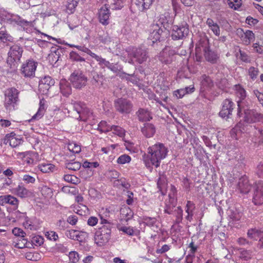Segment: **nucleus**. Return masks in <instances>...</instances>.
I'll return each instance as SVG.
<instances>
[{"label": "nucleus", "instance_id": "nucleus-38", "mask_svg": "<svg viewBox=\"0 0 263 263\" xmlns=\"http://www.w3.org/2000/svg\"><path fill=\"white\" fill-rule=\"evenodd\" d=\"M81 166V164L78 161H73L72 160L65 162V167L69 170L76 171L79 170Z\"/></svg>", "mask_w": 263, "mask_h": 263}, {"label": "nucleus", "instance_id": "nucleus-20", "mask_svg": "<svg viewBox=\"0 0 263 263\" xmlns=\"http://www.w3.org/2000/svg\"><path fill=\"white\" fill-rule=\"evenodd\" d=\"M172 24V19L168 13L160 15L159 19L155 24H158L163 29H167Z\"/></svg>", "mask_w": 263, "mask_h": 263}, {"label": "nucleus", "instance_id": "nucleus-17", "mask_svg": "<svg viewBox=\"0 0 263 263\" xmlns=\"http://www.w3.org/2000/svg\"><path fill=\"white\" fill-rule=\"evenodd\" d=\"M237 185L238 190L242 194H248L251 189V184L249 182L248 177L245 175L239 179Z\"/></svg>", "mask_w": 263, "mask_h": 263}, {"label": "nucleus", "instance_id": "nucleus-36", "mask_svg": "<svg viewBox=\"0 0 263 263\" xmlns=\"http://www.w3.org/2000/svg\"><path fill=\"white\" fill-rule=\"evenodd\" d=\"M174 199L170 198L168 202H166L164 208V213L172 215L173 214V211L175 210L176 204L173 203Z\"/></svg>", "mask_w": 263, "mask_h": 263}, {"label": "nucleus", "instance_id": "nucleus-57", "mask_svg": "<svg viewBox=\"0 0 263 263\" xmlns=\"http://www.w3.org/2000/svg\"><path fill=\"white\" fill-rule=\"evenodd\" d=\"M78 231L74 230H71L66 232V236L71 239L76 240L77 236V233Z\"/></svg>", "mask_w": 263, "mask_h": 263}, {"label": "nucleus", "instance_id": "nucleus-37", "mask_svg": "<svg viewBox=\"0 0 263 263\" xmlns=\"http://www.w3.org/2000/svg\"><path fill=\"white\" fill-rule=\"evenodd\" d=\"M80 0H67L66 4V11L68 13H72L77 6Z\"/></svg>", "mask_w": 263, "mask_h": 263}, {"label": "nucleus", "instance_id": "nucleus-19", "mask_svg": "<svg viewBox=\"0 0 263 263\" xmlns=\"http://www.w3.org/2000/svg\"><path fill=\"white\" fill-rule=\"evenodd\" d=\"M245 121L247 123H254L260 121L261 114L253 109H248L245 112Z\"/></svg>", "mask_w": 263, "mask_h": 263}, {"label": "nucleus", "instance_id": "nucleus-42", "mask_svg": "<svg viewBox=\"0 0 263 263\" xmlns=\"http://www.w3.org/2000/svg\"><path fill=\"white\" fill-rule=\"evenodd\" d=\"M91 75L92 77L90 80V83L92 85L95 86H98L99 82H101V79L102 78L103 76L102 75L99 74L95 71H91Z\"/></svg>", "mask_w": 263, "mask_h": 263}, {"label": "nucleus", "instance_id": "nucleus-21", "mask_svg": "<svg viewBox=\"0 0 263 263\" xmlns=\"http://www.w3.org/2000/svg\"><path fill=\"white\" fill-rule=\"evenodd\" d=\"M238 33L241 35V40L244 44L249 45L255 39V35L253 32L251 30H247L244 32L243 29H240L237 30Z\"/></svg>", "mask_w": 263, "mask_h": 263}, {"label": "nucleus", "instance_id": "nucleus-63", "mask_svg": "<svg viewBox=\"0 0 263 263\" xmlns=\"http://www.w3.org/2000/svg\"><path fill=\"white\" fill-rule=\"evenodd\" d=\"M98 222V219L95 216L90 217L87 220V224L89 226L93 227L96 226Z\"/></svg>", "mask_w": 263, "mask_h": 263}, {"label": "nucleus", "instance_id": "nucleus-60", "mask_svg": "<svg viewBox=\"0 0 263 263\" xmlns=\"http://www.w3.org/2000/svg\"><path fill=\"white\" fill-rule=\"evenodd\" d=\"M256 173L259 178H263V161L257 165Z\"/></svg>", "mask_w": 263, "mask_h": 263}, {"label": "nucleus", "instance_id": "nucleus-9", "mask_svg": "<svg viewBox=\"0 0 263 263\" xmlns=\"http://www.w3.org/2000/svg\"><path fill=\"white\" fill-rule=\"evenodd\" d=\"M235 107L236 104L232 99H224L221 104V108L219 112V116L227 119L231 118Z\"/></svg>", "mask_w": 263, "mask_h": 263}, {"label": "nucleus", "instance_id": "nucleus-35", "mask_svg": "<svg viewBox=\"0 0 263 263\" xmlns=\"http://www.w3.org/2000/svg\"><path fill=\"white\" fill-rule=\"evenodd\" d=\"M261 235V230L256 228H251L248 230L247 236L249 238L256 240Z\"/></svg>", "mask_w": 263, "mask_h": 263}, {"label": "nucleus", "instance_id": "nucleus-13", "mask_svg": "<svg viewBox=\"0 0 263 263\" xmlns=\"http://www.w3.org/2000/svg\"><path fill=\"white\" fill-rule=\"evenodd\" d=\"M253 202L255 205L263 204V181H259L256 183L254 186V192L253 197Z\"/></svg>", "mask_w": 263, "mask_h": 263}, {"label": "nucleus", "instance_id": "nucleus-64", "mask_svg": "<svg viewBox=\"0 0 263 263\" xmlns=\"http://www.w3.org/2000/svg\"><path fill=\"white\" fill-rule=\"evenodd\" d=\"M46 235L49 239L51 240H52L55 241L58 238V234L56 233V232H53V231L47 232V234H46Z\"/></svg>", "mask_w": 263, "mask_h": 263}, {"label": "nucleus", "instance_id": "nucleus-18", "mask_svg": "<svg viewBox=\"0 0 263 263\" xmlns=\"http://www.w3.org/2000/svg\"><path fill=\"white\" fill-rule=\"evenodd\" d=\"M175 52L174 50H169L166 49H163L159 54V61L165 64H171L174 60V55Z\"/></svg>", "mask_w": 263, "mask_h": 263}, {"label": "nucleus", "instance_id": "nucleus-39", "mask_svg": "<svg viewBox=\"0 0 263 263\" xmlns=\"http://www.w3.org/2000/svg\"><path fill=\"white\" fill-rule=\"evenodd\" d=\"M172 215L176 217L175 223L179 224L182 222L183 219V210L181 206H177L175 210L173 211Z\"/></svg>", "mask_w": 263, "mask_h": 263}, {"label": "nucleus", "instance_id": "nucleus-54", "mask_svg": "<svg viewBox=\"0 0 263 263\" xmlns=\"http://www.w3.org/2000/svg\"><path fill=\"white\" fill-rule=\"evenodd\" d=\"M22 140L21 139L17 138H10L9 140V144L12 147H15L21 144Z\"/></svg>", "mask_w": 263, "mask_h": 263}, {"label": "nucleus", "instance_id": "nucleus-40", "mask_svg": "<svg viewBox=\"0 0 263 263\" xmlns=\"http://www.w3.org/2000/svg\"><path fill=\"white\" fill-rule=\"evenodd\" d=\"M159 177L157 181V186L159 190L162 192V190L164 189L166 185V176L164 174H159Z\"/></svg>", "mask_w": 263, "mask_h": 263}, {"label": "nucleus", "instance_id": "nucleus-10", "mask_svg": "<svg viewBox=\"0 0 263 263\" xmlns=\"http://www.w3.org/2000/svg\"><path fill=\"white\" fill-rule=\"evenodd\" d=\"M37 63L32 59L28 60L22 65L21 73L26 78L34 77Z\"/></svg>", "mask_w": 263, "mask_h": 263}, {"label": "nucleus", "instance_id": "nucleus-56", "mask_svg": "<svg viewBox=\"0 0 263 263\" xmlns=\"http://www.w3.org/2000/svg\"><path fill=\"white\" fill-rule=\"evenodd\" d=\"M111 130L115 131V133L120 136H122L124 133V130L120 126L112 125Z\"/></svg>", "mask_w": 263, "mask_h": 263}, {"label": "nucleus", "instance_id": "nucleus-43", "mask_svg": "<svg viewBox=\"0 0 263 263\" xmlns=\"http://www.w3.org/2000/svg\"><path fill=\"white\" fill-rule=\"evenodd\" d=\"M55 166L50 163H42L40 165L39 169L40 171L44 173H49L50 172H53Z\"/></svg>", "mask_w": 263, "mask_h": 263}, {"label": "nucleus", "instance_id": "nucleus-48", "mask_svg": "<svg viewBox=\"0 0 263 263\" xmlns=\"http://www.w3.org/2000/svg\"><path fill=\"white\" fill-rule=\"evenodd\" d=\"M107 68H108L114 73H118L120 72L122 69V67L118 63L114 64L110 62Z\"/></svg>", "mask_w": 263, "mask_h": 263}, {"label": "nucleus", "instance_id": "nucleus-44", "mask_svg": "<svg viewBox=\"0 0 263 263\" xmlns=\"http://www.w3.org/2000/svg\"><path fill=\"white\" fill-rule=\"evenodd\" d=\"M229 7L234 10H238L242 5L241 0H228Z\"/></svg>", "mask_w": 263, "mask_h": 263}, {"label": "nucleus", "instance_id": "nucleus-45", "mask_svg": "<svg viewBox=\"0 0 263 263\" xmlns=\"http://www.w3.org/2000/svg\"><path fill=\"white\" fill-rule=\"evenodd\" d=\"M65 181L74 184H78L80 182V180L75 176L71 175H65L64 176Z\"/></svg>", "mask_w": 263, "mask_h": 263}, {"label": "nucleus", "instance_id": "nucleus-32", "mask_svg": "<svg viewBox=\"0 0 263 263\" xmlns=\"http://www.w3.org/2000/svg\"><path fill=\"white\" fill-rule=\"evenodd\" d=\"M200 81L201 87L204 90L210 88L213 86V82L211 78L205 74L201 76Z\"/></svg>", "mask_w": 263, "mask_h": 263}, {"label": "nucleus", "instance_id": "nucleus-23", "mask_svg": "<svg viewBox=\"0 0 263 263\" xmlns=\"http://www.w3.org/2000/svg\"><path fill=\"white\" fill-rule=\"evenodd\" d=\"M136 114L140 122L149 121L153 118L151 112L147 109L144 108H139Z\"/></svg>", "mask_w": 263, "mask_h": 263}, {"label": "nucleus", "instance_id": "nucleus-26", "mask_svg": "<svg viewBox=\"0 0 263 263\" xmlns=\"http://www.w3.org/2000/svg\"><path fill=\"white\" fill-rule=\"evenodd\" d=\"M5 203H9L14 205L15 208H17L18 200L16 197L11 195L1 196L0 204L3 205Z\"/></svg>", "mask_w": 263, "mask_h": 263}, {"label": "nucleus", "instance_id": "nucleus-50", "mask_svg": "<svg viewBox=\"0 0 263 263\" xmlns=\"http://www.w3.org/2000/svg\"><path fill=\"white\" fill-rule=\"evenodd\" d=\"M248 73L250 77L253 80H255L259 73V71L257 68L251 67L248 70Z\"/></svg>", "mask_w": 263, "mask_h": 263}, {"label": "nucleus", "instance_id": "nucleus-29", "mask_svg": "<svg viewBox=\"0 0 263 263\" xmlns=\"http://www.w3.org/2000/svg\"><path fill=\"white\" fill-rule=\"evenodd\" d=\"M200 48H202L203 52L210 48L209 39L206 35L201 36L199 41L198 45H196V52H199L201 50Z\"/></svg>", "mask_w": 263, "mask_h": 263}, {"label": "nucleus", "instance_id": "nucleus-51", "mask_svg": "<svg viewBox=\"0 0 263 263\" xmlns=\"http://www.w3.org/2000/svg\"><path fill=\"white\" fill-rule=\"evenodd\" d=\"M88 237V234L87 233L83 231H78L76 240L82 242L84 241Z\"/></svg>", "mask_w": 263, "mask_h": 263}, {"label": "nucleus", "instance_id": "nucleus-15", "mask_svg": "<svg viewBox=\"0 0 263 263\" xmlns=\"http://www.w3.org/2000/svg\"><path fill=\"white\" fill-rule=\"evenodd\" d=\"M130 55L139 64L146 61L148 58L147 51L142 48H133L130 52Z\"/></svg>", "mask_w": 263, "mask_h": 263}, {"label": "nucleus", "instance_id": "nucleus-24", "mask_svg": "<svg viewBox=\"0 0 263 263\" xmlns=\"http://www.w3.org/2000/svg\"><path fill=\"white\" fill-rule=\"evenodd\" d=\"M61 92L65 97H68L72 92L70 84L65 79H62L60 82Z\"/></svg>", "mask_w": 263, "mask_h": 263}, {"label": "nucleus", "instance_id": "nucleus-22", "mask_svg": "<svg viewBox=\"0 0 263 263\" xmlns=\"http://www.w3.org/2000/svg\"><path fill=\"white\" fill-rule=\"evenodd\" d=\"M155 0H134L133 5L137 6L140 11L144 12L148 9Z\"/></svg>", "mask_w": 263, "mask_h": 263}, {"label": "nucleus", "instance_id": "nucleus-34", "mask_svg": "<svg viewBox=\"0 0 263 263\" xmlns=\"http://www.w3.org/2000/svg\"><path fill=\"white\" fill-rule=\"evenodd\" d=\"M69 58L72 61L83 62L84 66L89 64V62H86L84 58L81 57L77 52L73 51L70 52Z\"/></svg>", "mask_w": 263, "mask_h": 263}, {"label": "nucleus", "instance_id": "nucleus-14", "mask_svg": "<svg viewBox=\"0 0 263 263\" xmlns=\"http://www.w3.org/2000/svg\"><path fill=\"white\" fill-rule=\"evenodd\" d=\"M72 105L73 109L79 114V118L80 120H85L87 117L89 116V110L84 103L81 102H74Z\"/></svg>", "mask_w": 263, "mask_h": 263}, {"label": "nucleus", "instance_id": "nucleus-41", "mask_svg": "<svg viewBox=\"0 0 263 263\" xmlns=\"http://www.w3.org/2000/svg\"><path fill=\"white\" fill-rule=\"evenodd\" d=\"M112 125H109L106 121H102L98 125V129L101 133H106L111 130Z\"/></svg>", "mask_w": 263, "mask_h": 263}, {"label": "nucleus", "instance_id": "nucleus-27", "mask_svg": "<svg viewBox=\"0 0 263 263\" xmlns=\"http://www.w3.org/2000/svg\"><path fill=\"white\" fill-rule=\"evenodd\" d=\"M141 132L146 138L152 137L156 132L155 126L152 123H145L141 128Z\"/></svg>", "mask_w": 263, "mask_h": 263}, {"label": "nucleus", "instance_id": "nucleus-62", "mask_svg": "<svg viewBox=\"0 0 263 263\" xmlns=\"http://www.w3.org/2000/svg\"><path fill=\"white\" fill-rule=\"evenodd\" d=\"M23 180L27 183H33L35 181V179L33 176L26 174L23 176Z\"/></svg>", "mask_w": 263, "mask_h": 263}, {"label": "nucleus", "instance_id": "nucleus-52", "mask_svg": "<svg viewBox=\"0 0 263 263\" xmlns=\"http://www.w3.org/2000/svg\"><path fill=\"white\" fill-rule=\"evenodd\" d=\"M14 20L18 25H20L22 27H27L30 25L29 22L22 18L20 16H18L16 18H14Z\"/></svg>", "mask_w": 263, "mask_h": 263}, {"label": "nucleus", "instance_id": "nucleus-11", "mask_svg": "<svg viewBox=\"0 0 263 263\" xmlns=\"http://www.w3.org/2000/svg\"><path fill=\"white\" fill-rule=\"evenodd\" d=\"M149 32V39L152 41L153 44L157 41L160 42L164 40V37L162 36L163 29L158 24L151 25Z\"/></svg>", "mask_w": 263, "mask_h": 263}, {"label": "nucleus", "instance_id": "nucleus-46", "mask_svg": "<svg viewBox=\"0 0 263 263\" xmlns=\"http://www.w3.org/2000/svg\"><path fill=\"white\" fill-rule=\"evenodd\" d=\"M143 223L150 227H153L157 222V219L155 217L144 216L143 217Z\"/></svg>", "mask_w": 263, "mask_h": 263}, {"label": "nucleus", "instance_id": "nucleus-55", "mask_svg": "<svg viewBox=\"0 0 263 263\" xmlns=\"http://www.w3.org/2000/svg\"><path fill=\"white\" fill-rule=\"evenodd\" d=\"M185 94H186V90L184 88L177 89L173 92V95L177 99L182 98Z\"/></svg>", "mask_w": 263, "mask_h": 263}, {"label": "nucleus", "instance_id": "nucleus-31", "mask_svg": "<svg viewBox=\"0 0 263 263\" xmlns=\"http://www.w3.org/2000/svg\"><path fill=\"white\" fill-rule=\"evenodd\" d=\"M14 191L15 194L22 198H27L31 195V192L20 185L14 189Z\"/></svg>", "mask_w": 263, "mask_h": 263}, {"label": "nucleus", "instance_id": "nucleus-5", "mask_svg": "<svg viewBox=\"0 0 263 263\" xmlns=\"http://www.w3.org/2000/svg\"><path fill=\"white\" fill-rule=\"evenodd\" d=\"M23 52V47L18 45L15 44L11 46L8 53L7 63L10 68L15 67V63L19 62Z\"/></svg>", "mask_w": 263, "mask_h": 263}, {"label": "nucleus", "instance_id": "nucleus-3", "mask_svg": "<svg viewBox=\"0 0 263 263\" xmlns=\"http://www.w3.org/2000/svg\"><path fill=\"white\" fill-rule=\"evenodd\" d=\"M227 215L228 226L231 227H234L242 215L240 205L237 203L230 206L227 211Z\"/></svg>", "mask_w": 263, "mask_h": 263}, {"label": "nucleus", "instance_id": "nucleus-6", "mask_svg": "<svg viewBox=\"0 0 263 263\" xmlns=\"http://www.w3.org/2000/svg\"><path fill=\"white\" fill-rule=\"evenodd\" d=\"M69 80L74 88L81 89L86 85L87 78L81 70H76L71 73Z\"/></svg>", "mask_w": 263, "mask_h": 263}, {"label": "nucleus", "instance_id": "nucleus-1", "mask_svg": "<svg viewBox=\"0 0 263 263\" xmlns=\"http://www.w3.org/2000/svg\"><path fill=\"white\" fill-rule=\"evenodd\" d=\"M168 151L163 143H157L148 148V153L143 155V160L147 167L160 166L161 160L164 159Z\"/></svg>", "mask_w": 263, "mask_h": 263}, {"label": "nucleus", "instance_id": "nucleus-25", "mask_svg": "<svg viewBox=\"0 0 263 263\" xmlns=\"http://www.w3.org/2000/svg\"><path fill=\"white\" fill-rule=\"evenodd\" d=\"M204 55L205 60L212 64H216L219 58L217 52L210 48L204 51Z\"/></svg>", "mask_w": 263, "mask_h": 263}, {"label": "nucleus", "instance_id": "nucleus-28", "mask_svg": "<svg viewBox=\"0 0 263 263\" xmlns=\"http://www.w3.org/2000/svg\"><path fill=\"white\" fill-rule=\"evenodd\" d=\"M54 80L49 76H45L43 79L40 80L39 82V89H44L48 91L50 86L54 85Z\"/></svg>", "mask_w": 263, "mask_h": 263}, {"label": "nucleus", "instance_id": "nucleus-61", "mask_svg": "<svg viewBox=\"0 0 263 263\" xmlns=\"http://www.w3.org/2000/svg\"><path fill=\"white\" fill-rule=\"evenodd\" d=\"M119 230L130 236L133 235L134 233V230L130 227H122Z\"/></svg>", "mask_w": 263, "mask_h": 263}, {"label": "nucleus", "instance_id": "nucleus-33", "mask_svg": "<svg viewBox=\"0 0 263 263\" xmlns=\"http://www.w3.org/2000/svg\"><path fill=\"white\" fill-rule=\"evenodd\" d=\"M195 209V204L191 201H187L185 206V212L187 214V215L185 216V219L187 220L191 221L192 220L193 211Z\"/></svg>", "mask_w": 263, "mask_h": 263}, {"label": "nucleus", "instance_id": "nucleus-12", "mask_svg": "<svg viewBox=\"0 0 263 263\" xmlns=\"http://www.w3.org/2000/svg\"><path fill=\"white\" fill-rule=\"evenodd\" d=\"M98 19L100 24L107 26L110 23V12L106 5H104L98 10Z\"/></svg>", "mask_w": 263, "mask_h": 263}, {"label": "nucleus", "instance_id": "nucleus-59", "mask_svg": "<svg viewBox=\"0 0 263 263\" xmlns=\"http://www.w3.org/2000/svg\"><path fill=\"white\" fill-rule=\"evenodd\" d=\"M12 233L15 236H20L21 237H25V235H26L23 230L18 228H14L12 230Z\"/></svg>", "mask_w": 263, "mask_h": 263}, {"label": "nucleus", "instance_id": "nucleus-7", "mask_svg": "<svg viewBox=\"0 0 263 263\" xmlns=\"http://www.w3.org/2000/svg\"><path fill=\"white\" fill-rule=\"evenodd\" d=\"M189 33V25L184 22L180 25L173 26L171 37L173 40H183Z\"/></svg>", "mask_w": 263, "mask_h": 263}, {"label": "nucleus", "instance_id": "nucleus-49", "mask_svg": "<svg viewBox=\"0 0 263 263\" xmlns=\"http://www.w3.org/2000/svg\"><path fill=\"white\" fill-rule=\"evenodd\" d=\"M252 253L250 250H243L240 252V258L245 260H248L252 257Z\"/></svg>", "mask_w": 263, "mask_h": 263}, {"label": "nucleus", "instance_id": "nucleus-47", "mask_svg": "<svg viewBox=\"0 0 263 263\" xmlns=\"http://www.w3.org/2000/svg\"><path fill=\"white\" fill-rule=\"evenodd\" d=\"M131 161V157L126 154L121 155L117 160V162L120 164H124L125 163H129Z\"/></svg>", "mask_w": 263, "mask_h": 263}, {"label": "nucleus", "instance_id": "nucleus-4", "mask_svg": "<svg viewBox=\"0 0 263 263\" xmlns=\"http://www.w3.org/2000/svg\"><path fill=\"white\" fill-rule=\"evenodd\" d=\"M114 107L116 111L122 115L130 114L133 108L132 102L126 99L120 98L116 99L114 102Z\"/></svg>", "mask_w": 263, "mask_h": 263}, {"label": "nucleus", "instance_id": "nucleus-8", "mask_svg": "<svg viewBox=\"0 0 263 263\" xmlns=\"http://www.w3.org/2000/svg\"><path fill=\"white\" fill-rule=\"evenodd\" d=\"M18 90L14 88L11 87L7 89L5 92V106L8 109H11V107L14 108V105L18 101Z\"/></svg>", "mask_w": 263, "mask_h": 263}, {"label": "nucleus", "instance_id": "nucleus-58", "mask_svg": "<svg viewBox=\"0 0 263 263\" xmlns=\"http://www.w3.org/2000/svg\"><path fill=\"white\" fill-rule=\"evenodd\" d=\"M69 260L72 262H78L79 259V254L77 252L71 251L69 254Z\"/></svg>", "mask_w": 263, "mask_h": 263}, {"label": "nucleus", "instance_id": "nucleus-16", "mask_svg": "<svg viewBox=\"0 0 263 263\" xmlns=\"http://www.w3.org/2000/svg\"><path fill=\"white\" fill-rule=\"evenodd\" d=\"M234 90L236 91V93L237 97L240 99V100L237 101V116L240 117L242 115L240 104L242 101L246 97V91L245 89L239 84L235 85L234 86Z\"/></svg>", "mask_w": 263, "mask_h": 263}, {"label": "nucleus", "instance_id": "nucleus-30", "mask_svg": "<svg viewBox=\"0 0 263 263\" xmlns=\"http://www.w3.org/2000/svg\"><path fill=\"white\" fill-rule=\"evenodd\" d=\"M45 101L44 99L40 100V106L38 109L36 113L32 116L31 121L34 120H39L44 116L45 111H46V107H45Z\"/></svg>", "mask_w": 263, "mask_h": 263}, {"label": "nucleus", "instance_id": "nucleus-2", "mask_svg": "<svg viewBox=\"0 0 263 263\" xmlns=\"http://www.w3.org/2000/svg\"><path fill=\"white\" fill-rule=\"evenodd\" d=\"M100 216V223L102 226L96 232L94 238L98 246H102L107 243L110 239L113 224L102 216Z\"/></svg>", "mask_w": 263, "mask_h": 263}, {"label": "nucleus", "instance_id": "nucleus-53", "mask_svg": "<svg viewBox=\"0 0 263 263\" xmlns=\"http://www.w3.org/2000/svg\"><path fill=\"white\" fill-rule=\"evenodd\" d=\"M112 7L113 9H120L123 7L124 0H112Z\"/></svg>", "mask_w": 263, "mask_h": 263}]
</instances>
